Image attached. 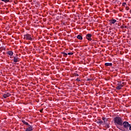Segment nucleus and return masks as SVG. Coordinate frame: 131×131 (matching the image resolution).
Instances as JSON below:
<instances>
[{"label":"nucleus","instance_id":"dca6fc26","mask_svg":"<svg viewBox=\"0 0 131 131\" xmlns=\"http://www.w3.org/2000/svg\"><path fill=\"white\" fill-rule=\"evenodd\" d=\"M97 123L98 124H102L103 123V121L99 120L97 122Z\"/></svg>","mask_w":131,"mask_h":131},{"label":"nucleus","instance_id":"a878e982","mask_svg":"<svg viewBox=\"0 0 131 131\" xmlns=\"http://www.w3.org/2000/svg\"><path fill=\"white\" fill-rule=\"evenodd\" d=\"M126 11H128V10H129V7L128 6H126Z\"/></svg>","mask_w":131,"mask_h":131},{"label":"nucleus","instance_id":"58836bf2","mask_svg":"<svg viewBox=\"0 0 131 131\" xmlns=\"http://www.w3.org/2000/svg\"><path fill=\"white\" fill-rule=\"evenodd\" d=\"M7 103H9L10 101H7Z\"/></svg>","mask_w":131,"mask_h":131},{"label":"nucleus","instance_id":"20e7f679","mask_svg":"<svg viewBox=\"0 0 131 131\" xmlns=\"http://www.w3.org/2000/svg\"><path fill=\"white\" fill-rule=\"evenodd\" d=\"M124 84H125V82H122V84H118V85L116 88V90H121V89L123 88Z\"/></svg>","mask_w":131,"mask_h":131},{"label":"nucleus","instance_id":"9d476101","mask_svg":"<svg viewBox=\"0 0 131 131\" xmlns=\"http://www.w3.org/2000/svg\"><path fill=\"white\" fill-rule=\"evenodd\" d=\"M113 64L112 63H108L106 62L104 63V66H106V67H108V66H113Z\"/></svg>","mask_w":131,"mask_h":131},{"label":"nucleus","instance_id":"423d86ee","mask_svg":"<svg viewBox=\"0 0 131 131\" xmlns=\"http://www.w3.org/2000/svg\"><path fill=\"white\" fill-rule=\"evenodd\" d=\"M11 94L10 93L6 92L3 95V97L4 99H7V98H9V97L11 96Z\"/></svg>","mask_w":131,"mask_h":131},{"label":"nucleus","instance_id":"1a4fd4ad","mask_svg":"<svg viewBox=\"0 0 131 131\" xmlns=\"http://www.w3.org/2000/svg\"><path fill=\"white\" fill-rule=\"evenodd\" d=\"M109 21L111 24H115L116 22H117V20H116V19H115L114 18H112L110 19Z\"/></svg>","mask_w":131,"mask_h":131},{"label":"nucleus","instance_id":"bb28decb","mask_svg":"<svg viewBox=\"0 0 131 131\" xmlns=\"http://www.w3.org/2000/svg\"><path fill=\"white\" fill-rule=\"evenodd\" d=\"M123 28H124V26H120V29H123Z\"/></svg>","mask_w":131,"mask_h":131},{"label":"nucleus","instance_id":"0eeeda50","mask_svg":"<svg viewBox=\"0 0 131 131\" xmlns=\"http://www.w3.org/2000/svg\"><path fill=\"white\" fill-rule=\"evenodd\" d=\"M33 130V126L29 125H28V127L26 128V131H32Z\"/></svg>","mask_w":131,"mask_h":131},{"label":"nucleus","instance_id":"473e14b6","mask_svg":"<svg viewBox=\"0 0 131 131\" xmlns=\"http://www.w3.org/2000/svg\"><path fill=\"white\" fill-rule=\"evenodd\" d=\"M124 28H127V26H124Z\"/></svg>","mask_w":131,"mask_h":131},{"label":"nucleus","instance_id":"4468645a","mask_svg":"<svg viewBox=\"0 0 131 131\" xmlns=\"http://www.w3.org/2000/svg\"><path fill=\"white\" fill-rule=\"evenodd\" d=\"M62 55H63V56L64 57V58H66L67 57V55H68L67 53L65 52H61Z\"/></svg>","mask_w":131,"mask_h":131},{"label":"nucleus","instance_id":"5701e85b","mask_svg":"<svg viewBox=\"0 0 131 131\" xmlns=\"http://www.w3.org/2000/svg\"><path fill=\"white\" fill-rule=\"evenodd\" d=\"M122 6H123V7H125L126 6H127L126 3H123Z\"/></svg>","mask_w":131,"mask_h":131},{"label":"nucleus","instance_id":"393cba45","mask_svg":"<svg viewBox=\"0 0 131 131\" xmlns=\"http://www.w3.org/2000/svg\"><path fill=\"white\" fill-rule=\"evenodd\" d=\"M76 80L77 81H80V78L77 77Z\"/></svg>","mask_w":131,"mask_h":131},{"label":"nucleus","instance_id":"39448f33","mask_svg":"<svg viewBox=\"0 0 131 131\" xmlns=\"http://www.w3.org/2000/svg\"><path fill=\"white\" fill-rule=\"evenodd\" d=\"M92 37V34H87L86 35V38L88 40V41H92V40H93Z\"/></svg>","mask_w":131,"mask_h":131},{"label":"nucleus","instance_id":"b1692460","mask_svg":"<svg viewBox=\"0 0 131 131\" xmlns=\"http://www.w3.org/2000/svg\"><path fill=\"white\" fill-rule=\"evenodd\" d=\"M68 55H73V52H69L68 53Z\"/></svg>","mask_w":131,"mask_h":131},{"label":"nucleus","instance_id":"7ed1b4c3","mask_svg":"<svg viewBox=\"0 0 131 131\" xmlns=\"http://www.w3.org/2000/svg\"><path fill=\"white\" fill-rule=\"evenodd\" d=\"M123 126L124 128H126V129H129V130H131V124L128 123V122L127 121H124L122 123V126Z\"/></svg>","mask_w":131,"mask_h":131},{"label":"nucleus","instance_id":"c85d7f7f","mask_svg":"<svg viewBox=\"0 0 131 131\" xmlns=\"http://www.w3.org/2000/svg\"><path fill=\"white\" fill-rule=\"evenodd\" d=\"M105 11L106 13H109V9H106Z\"/></svg>","mask_w":131,"mask_h":131},{"label":"nucleus","instance_id":"aec40b11","mask_svg":"<svg viewBox=\"0 0 131 131\" xmlns=\"http://www.w3.org/2000/svg\"><path fill=\"white\" fill-rule=\"evenodd\" d=\"M102 120H103L104 123H106V120L107 121V118L105 117H102Z\"/></svg>","mask_w":131,"mask_h":131},{"label":"nucleus","instance_id":"c756f323","mask_svg":"<svg viewBox=\"0 0 131 131\" xmlns=\"http://www.w3.org/2000/svg\"><path fill=\"white\" fill-rule=\"evenodd\" d=\"M91 80H92V79L88 78L87 79L86 81H90Z\"/></svg>","mask_w":131,"mask_h":131},{"label":"nucleus","instance_id":"ddd939ff","mask_svg":"<svg viewBox=\"0 0 131 131\" xmlns=\"http://www.w3.org/2000/svg\"><path fill=\"white\" fill-rule=\"evenodd\" d=\"M77 38L78 39H80V40H82V36L80 35H78L77 36Z\"/></svg>","mask_w":131,"mask_h":131},{"label":"nucleus","instance_id":"f03ea898","mask_svg":"<svg viewBox=\"0 0 131 131\" xmlns=\"http://www.w3.org/2000/svg\"><path fill=\"white\" fill-rule=\"evenodd\" d=\"M24 39L32 41L34 40V36L32 34L27 33L24 35Z\"/></svg>","mask_w":131,"mask_h":131},{"label":"nucleus","instance_id":"c9c22d12","mask_svg":"<svg viewBox=\"0 0 131 131\" xmlns=\"http://www.w3.org/2000/svg\"><path fill=\"white\" fill-rule=\"evenodd\" d=\"M3 54H4V55H5L6 53H5V52H3Z\"/></svg>","mask_w":131,"mask_h":131},{"label":"nucleus","instance_id":"6e6552de","mask_svg":"<svg viewBox=\"0 0 131 131\" xmlns=\"http://www.w3.org/2000/svg\"><path fill=\"white\" fill-rule=\"evenodd\" d=\"M19 61L20 60L18 58L17 56L13 57V61L14 62V63H17V62H19Z\"/></svg>","mask_w":131,"mask_h":131},{"label":"nucleus","instance_id":"6ab92c4d","mask_svg":"<svg viewBox=\"0 0 131 131\" xmlns=\"http://www.w3.org/2000/svg\"><path fill=\"white\" fill-rule=\"evenodd\" d=\"M91 42L93 43L94 45H97V41L94 40H92Z\"/></svg>","mask_w":131,"mask_h":131},{"label":"nucleus","instance_id":"2eb2a0df","mask_svg":"<svg viewBox=\"0 0 131 131\" xmlns=\"http://www.w3.org/2000/svg\"><path fill=\"white\" fill-rule=\"evenodd\" d=\"M22 122L24 123V124H26V125H29V124L28 123V122L25 121V120H23Z\"/></svg>","mask_w":131,"mask_h":131},{"label":"nucleus","instance_id":"f704fd0d","mask_svg":"<svg viewBox=\"0 0 131 131\" xmlns=\"http://www.w3.org/2000/svg\"><path fill=\"white\" fill-rule=\"evenodd\" d=\"M4 102H6V99H3Z\"/></svg>","mask_w":131,"mask_h":131},{"label":"nucleus","instance_id":"4be33fe9","mask_svg":"<svg viewBox=\"0 0 131 131\" xmlns=\"http://www.w3.org/2000/svg\"><path fill=\"white\" fill-rule=\"evenodd\" d=\"M1 50H2V51H6V48L5 47H1L0 48Z\"/></svg>","mask_w":131,"mask_h":131},{"label":"nucleus","instance_id":"412c9836","mask_svg":"<svg viewBox=\"0 0 131 131\" xmlns=\"http://www.w3.org/2000/svg\"><path fill=\"white\" fill-rule=\"evenodd\" d=\"M105 127H106V128H109V127H110V126L109 125V124L106 123H105Z\"/></svg>","mask_w":131,"mask_h":131},{"label":"nucleus","instance_id":"2f4dec72","mask_svg":"<svg viewBox=\"0 0 131 131\" xmlns=\"http://www.w3.org/2000/svg\"><path fill=\"white\" fill-rule=\"evenodd\" d=\"M43 21H44V22H46V21H47V19H43Z\"/></svg>","mask_w":131,"mask_h":131},{"label":"nucleus","instance_id":"ea45409f","mask_svg":"<svg viewBox=\"0 0 131 131\" xmlns=\"http://www.w3.org/2000/svg\"><path fill=\"white\" fill-rule=\"evenodd\" d=\"M61 14H62L61 13H60V15H61Z\"/></svg>","mask_w":131,"mask_h":131},{"label":"nucleus","instance_id":"4c0bfd02","mask_svg":"<svg viewBox=\"0 0 131 131\" xmlns=\"http://www.w3.org/2000/svg\"><path fill=\"white\" fill-rule=\"evenodd\" d=\"M14 4H17V3H16V2H14Z\"/></svg>","mask_w":131,"mask_h":131},{"label":"nucleus","instance_id":"7c9ffc66","mask_svg":"<svg viewBox=\"0 0 131 131\" xmlns=\"http://www.w3.org/2000/svg\"><path fill=\"white\" fill-rule=\"evenodd\" d=\"M66 101H67V102H70V101L69 100V99H67Z\"/></svg>","mask_w":131,"mask_h":131},{"label":"nucleus","instance_id":"f257e3e1","mask_svg":"<svg viewBox=\"0 0 131 131\" xmlns=\"http://www.w3.org/2000/svg\"><path fill=\"white\" fill-rule=\"evenodd\" d=\"M114 121L115 125H120V126H122V123L123 122V121H122V119H121V118L119 117H116L114 119Z\"/></svg>","mask_w":131,"mask_h":131},{"label":"nucleus","instance_id":"72a5a7b5","mask_svg":"<svg viewBox=\"0 0 131 131\" xmlns=\"http://www.w3.org/2000/svg\"><path fill=\"white\" fill-rule=\"evenodd\" d=\"M64 17H67V15H66V14L64 15Z\"/></svg>","mask_w":131,"mask_h":131},{"label":"nucleus","instance_id":"9b49d317","mask_svg":"<svg viewBox=\"0 0 131 131\" xmlns=\"http://www.w3.org/2000/svg\"><path fill=\"white\" fill-rule=\"evenodd\" d=\"M7 55H9V56H13L14 55V53L12 51H9L7 52Z\"/></svg>","mask_w":131,"mask_h":131},{"label":"nucleus","instance_id":"e433bc0d","mask_svg":"<svg viewBox=\"0 0 131 131\" xmlns=\"http://www.w3.org/2000/svg\"><path fill=\"white\" fill-rule=\"evenodd\" d=\"M49 101H52V99H49Z\"/></svg>","mask_w":131,"mask_h":131},{"label":"nucleus","instance_id":"f3484780","mask_svg":"<svg viewBox=\"0 0 131 131\" xmlns=\"http://www.w3.org/2000/svg\"><path fill=\"white\" fill-rule=\"evenodd\" d=\"M63 17H62V16H57L56 17V20H60V19H62Z\"/></svg>","mask_w":131,"mask_h":131},{"label":"nucleus","instance_id":"f8f14e48","mask_svg":"<svg viewBox=\"0 0 131 131\" xmlns=\"http://www.w3.org/2000/svg\"><path fill=\"white\" fill-rule=\"evenodd\" d=\"M2 2H4L5 3V4H7V3H12L13 2V0H1Z\"/></svg>","mask_w":131,"mask_h":131},{"label":"nucleus","instance_id":"a211bd4d","mask_svg":"<svg viewBox=\"0 0 131 131\" xmlns=\"http://www.w3.org/2000/svg\"><path fill=\"white\" fill-rule=\"evenodd\" d=\"M73 76H79V75L76 73H74L73 74H72Z\"/></svg>","mask_w":131,"mask_h":131},{"label":"nucleus","instance_id":"cd10ccee","mask_svg":"<svg viewBox=\"0 0 131 131\" xmlns=\"http://www.w3.org/2000/svg\"><path fill=\"white\" fill-rule=\"evenodd\" d=\"M42 111H43V108H42V109L40 110V112L41 113H42Z\"/></svg>","mask_w":131,"mask_h":131},{"label":"nucleus","instance_id":"a19ab883","mask_svg":"<svg viewBox=\"0 0 131 131\" xmlns=\"http://www.w3.org/2000/svg\"><path fill=\"white\" fill-rule=\"evenodd\" d=\"M55 12H57V10H55Z\"/></svg>","mask_w":131,"mask_h":131}]
</instances>
